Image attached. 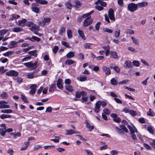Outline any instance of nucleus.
<instances>
[{
	"label": "nucleus",
	"mask_w": 155,
	"mask_h": 155,
	"mask_svg": "<svg viewBox=\"0 0 155 155\" xmlns=\"http://www.w3.org/2000/svg\"><path fill=\"white\" fill-rule=\"evenodd\" d=\"M143 145L144 147L146 148V149L147 150H151L152 149L151 147L148 145V144H146V143H144L143 144Z\"/></svg>",
	"instance_id": "4d7b16f0"
},
{
	"label": "nucleus",
	"mask_w": 155,
	"mask_h": 155,
	"mask_svg": "<svg viewBox=\"0 0 155 155\" xmlns=\"http://www.w3.org/2000/svg\"><path fill=\"white\" fill-rule=\"evenodd\" d=\"M129 80H124L123 81H120L119 82L118 84H126L128 83L129 81Z\"/></svg>",
	"instance_id": "bf43d9fd"
},
{
	"label": "nucleus",
	"mask_w": 155,
	"mask_h": 155,
	"mask_svg": "<svg viewBox=\"0 0 155 155\" xmlns=\"http://www.w3.org/2000/svg\"><path fill=\"white\" fill-rule=\"evenodd\" d=\"M148 5V3L146 2H143L141 3H139L138 4L137 6L139 8H142L146 7Z\"/></svg>",
	"instance_id": "4468645a"
},
{
	"label": "nucleus",
	"mask_w": 155,
	"mask_h": 155,
	"mask_svg": "<svg viewBox=\"0 0 155 155\" xmlns=\"http://www.w3.org/2000/svg\"><path fill=\"white\" fill-rule=\"evenodd\" d=\"M25 146L21 148V150H24L26 149L28 147L29 144V142L27 141L24 143Z\"/></svg>",
	"instance_id": "5701e85b"
},
{
	"label": "nucleus",
	"mask_w": 155,
	"mask_h": 155,
	"mask_svg": "<svg viewBox=\"0 0 155 155\" xmlns=\"http://www.w3.org/2000/svg\"><path fill=\"white\" fill-rule=\"evenodd\" d=\"M102 69L103 71L104 72L105 75L107 76L111 74V71L109 68L106 66H104Z\"/></svg>",
	"instance_id": "6e6552de"
},
{
	"label": "nucleus",
	"mask_w": 155,
	"mask_h": 155,
	"mask_svg": "<svg viewBox=\"0 0 155 155\" xmlns=\"http://www.w3.org/2000/svg\"><path fill=\"white\" fill-rule=\"evenodd\" d=\"M78 32L79 35L84 40L86 39L84 35V32L82 30H79L78 31Z\"/></svg>",
	"instance_id": "412c9836"
},
{
	"label": "nucleus",
	"mask_w": 155,
	"mask_h": 155,
	"mask_svg": "<svg viewBox=\"0 0 155 155\" xmlns=\"http://www.w3.org/2000/svg\"><path fill=\"white\" fill-rule=\"evenodd\" d=\"M39 4L42 5H46L48 4V2L45 0H39Z\"/></svg>",
	"instance_id": "8fccbe9b"
},
{
	"label": "nucleus",
	"mask_w": 155,
	"mask_h": 155,
	"mask_svg": "<svg viewBox=\"0 0 155 155\" xmlns=\"http://www.w3.org/2000/svg\"><path fill=\"white\" fill-rule=\"evenodd\" d=\"M129 113L133 116H135L137 114L136 112L133 110H130Z\"/></svg>",
	"instance_id": "680f3d73"
},
{
	"label": "nucleus",
	"mask_w": 155,
	"mask_h": 155,
	"mask_svg": "<svg viewBox=\"0 0 155 155\" xmlns=\"http://www.w3.org/2000/svg\"><path fill=\"white\" fill-rule=\"evenodd\" d=\"M87 77H81L78 78V79L81 81H84L86 80Z\"/></svg>",
	"instance_id": "c03bdc74"
},
{
	"label": "nucleus",
	"mask_w": 155,
	"mask_h": 155,
	"mask_svg": "<svg viewBox=\"0 0 155 155\" xmlns=\"http://www.w3.org/2000/svg\"><path fill=\"white\" fill-rule=\"evenodd\" d=\"M101 22H98L96 24L95 27L97 31H98L99 29L100 25H101Z\"/></svg>",
	"instance_id": "864d4df0"
},
{
	"label": "nucleus",
	"mask_w": 155,
	"mask_h": 155,
	"mask_svg": "<svg viewBox=\"0 0 155 155\" xmlns=\"http://www.w3.org/2000/svg\"><path fill=\"white\" fill-rule=\"evenodd\" d=\"M110 153L111 155H117L118 152L116 150H112L110 151Z\"/></svg>",
	"instance_id": "052dcab7"
},
{
	"label": "nucleus",
	"mask_w": 155,
	"mask_h": 155,
	"mask_svg": "<svg viewBox=\"0 0 155 155\" xmlns=\"http://www.w3.org/2000/svg\"><path fill=\"white\" fill-rule=\"evenodd\" d=\"M131 39L133 40L134 42L136 45H138L139 44V42L138 41V40L137 39L135 38L132 37Z\"/></svg>",
	"instance_id": "5fc2aeb1"
},
{
	"label": "nucleus",
	"mask_w": 155,
	"mask_h": 155,
	"mask_svg": "<svg viewBox=\"0 0 155 155\" xmlns=\"http://www.w3.org/2000/svg\"><path fill=\"white\" fill-rule=\"evenodd\" d=\"M66 134L67 135H72L74 134H79V132L72 130H66Z\"/></svg>",
	"instance_id": "9b49d317"
},
{
	"label": "nucleus",
	"mask_w": 155,
	"mask_h": 155,
	"mask_svg": "<svg viewBox=\"0 0 155 155\" xmlns=\"http://www.w3.org/2000/svg\"><path fill=\"white\" fill-rule=\"evenodd\" d=\"M12 116L10 115L3 114L0 116V118L2 119H4L5 118H10Z\"/></svg>",
	"instance_id": "393cba45"
},
{
	"label": "nucleus",
	"mask_w": 155,
	"mask_h": 155,
	"mask_svg": "<svg viewBox=\"0 0 155 155\" xmlns=\"http://www.w3.org/2000/svg\"><path fill=\"white\" fill-rule=\"evenodd\" d=\"M68 38L70 39L72 38V31L71 30H68L67 31Z\"/></svg>",
	"instance_id": "72a5a7b5"
},
{
	"label": "nucleus",
	"mask_w": 155,
	"mask_h": 155,
	"mask_svg": "<svg viewBox=\"0 0 155 155\" xmlns=\"http://www.w3.org/2000/svg\"><path fill=\"white\" fill-rule=\"evenodd\" d=\"M74 62V61L70 60L69 59H68L66 61H65V64H67L68 65H70L71 64H73Z\"/></svg>",
	"instance_id": "bb28decb"
},
{
	"label": "nucleus",
	"mask_w": 155,
	"mask_h": 155,
	"mask_svg": "<svg viewBox=\"0 0 155 155\" xmlns=\"http://www.w3.org/2000/svg\"><path fill=\"white\" fill-rule=\"evenodd\" d=\"M6 74L8 76H16L18 74V73L14 70H10L6 73Z\"/></svg>",
	"instance_id": "423d86ee"
},
{
	"label": "nucleus",
	"mask_w": 155,
	"mask_h": 155,
	"mask_svg": "<svg viewBox=\"0 0 155 155\" xmlns=\"http://www.w3.org/2000/svg\"><path fill=\"white\" fill-rule=\"evenodd\" d=\"M12 110L11 109L2 110L1 112L5 113H12Z\"/></svg>",
	"instance_id": "c85d7f7f"
},
{
	"label": "nucleus",
	"mask_w": 155,
	"mask_h": 155,
	"mask_svg": "<svg viewBox=\"0 0 155 155\" xmlns=\"http://www.w3.org/2000/svg\"><path fill=\"white\" fill-rule=\"evenodd\" d=\"M74 56V53L73 51H70L66 55V57L67 58H71L73 57Z\"/></svg>",
	"instance_id": "6ab92c4d"
},
{
	"label": "nucleus",
	"mask_w": 155,
	"mask_h": 155,
	"mask_svg": "<svg viewBox=\"0 0 155 155\" xmlns=\"http://www.w3.org/2000/svg\"><path fill=\"white\" fill-rule=\"evenodd\" d=\"M55 139H51V140L54 141V142L56 143L58 142L59 141V137L58 136H55Z\"/></svg>",
	"instance_id": "3c124183"
},
{
	"label": "nucleus",
	"mask_w": 155,
	"mask_h": 155,
	"mask_svg": "<svg viewBox=\"0 0 155 155\" xmlns=\"http://www.w3.org/2000/svg\"><path fill=\"white\" fill-rule=\"evenodd\" d=\"M26 20L25 19H24L22 20L21 21L19 20L18 22V25L19 26L23 27L25 25V23L26 22Z\"/></svg>",
	"instance_id": "f3484780"
},
{
	"label": "nucleus",
	"mask_w": 155,
	"mask_h": 155,
	"mask_svg": "<svg viewBox=\"0 0 155 155\" xmlns=\"http://www.w3.org/2000/svg\"><path fill=\"white\" fill-rule=\"evenodd\" d=\"M111 84L113 85H117V81L114 79H112L110 81Z\"/></svg>",
	"instance_id": "49530a36"
},
{
	"label": "nucleus",
	"mask_w": 155,
	"mask_h": 155,
	"mask_svg": "<svg viewBox=\"0 0 155 155\" xmlns=\"http://www.w3.org/2000/svg\"><path fill=\"white\" fill-rule=\"evenodd\" d=\"M8 31V30L4 29V30H1L0 31V35L1 36L5 34H6V33Z\"/></svg>",
	"instance_id": "a19ab883"
},
{
	"label": "nucleus",
	"mask_w": 155,
	"mask_h": 155,
	"mask_svg": "<svg viewBox=\"0 0 155 155\" xmlns=\"http://www.w3.org/2000/svg\"><path fill=\"white\" fill-rule=\"evenodd\" d=\"M110 57L111 58L114 59H117L118 58V56L116 52L111 51L110 52Z\"/></svg>",
	"instance_id": "f8f14e48"
},
{
	"label": "nucleus",
	"mask_w": 155,
	"mask_h": 155,
	"mask_svg": "<svg viewBox=\"0 0 155 155\" xmlns=\"http://www.w3.org/2000/svg\"><path fill=\"white\" fill-rule=\"evenodd\" d=\"M25 25L31 27V28H30V29L32 31H34L35 34L38 35V32L36 31H37V29L35 26V24L33 22H28L26 23Z\"/></svg>",
	"instance_id": "f257e3e1"
},
{
	"label": "nucleus",
	"mask_w": 155,
	"mask_h": 155,
	"mask_svg": "<svg viewBox=\"0 0 155 155\" xmlns=\"http://www.w3.org/2000/svg\"><path fill=\"white\" fill-rule=\"evenodd\" d=\"M103 31L105 32H106L110 33H111L113 32V30L111 29H110L107 28H105L103 29Z\"/></svg>",
	"instance_id": "e433bc0d"
},
{
	"label": "nucleus",
	"mask_w": 155,
	"mask_h": 155,
	"mask_svg": "<svg viewBox=\"0 0 155 155\" xmlns=\"http://www.w3.org/2000/svg\"><path fill=\"white\" fill-rule=\"evenodd\" d=\"M127 127L129 129L130 134H133L134 133V128L130 125H127Z\"/></svg>",
	"instance_id": "37998d69"
},
{
	"label": "nucleus",
	"mask_w": 155,
	"mask_h": 155,
	"mask_svg": "<svg viewBox=\"0 0 155 155\" xmlns=\"http://www.w3.org/2000/svg\"><path fill=\"white\" fill-rule=\"evenodd\" d=\"M36 51L35 50H33L32 51H30L28 52V54L31 55L35 57L37 56V54H36Z\"/></svg>",
	"instance_id": "cd10ccee"
},
{
	"label": "nucleus",
	"mask_w": 155,
	"mask_h": 155,
	"mask_svg": "<svg viewBox=\"0 0 155 155\" xmlns=\"http://www.w3.org/2000/svg\"><path fill=\"white\" fill-rule=\"evenodd\" d=\"M63 80L61 78H59L57 82V87L59 89H61L63 88Z\"/></svg>",
	"instance_id": "9d476101"
},
{
	"label": "nucleus",
	"mask_w": 155,
	"mask_h": 155,
	"mask_svg": "<svg viewBox=\"0 0 155 155\" xmlns=\"http://www.w3.org/2000/svg\"><path fill=\"white\" fill-rule=\"evenodd\" d=\"M61 44L63 45H64L66 47H67V48L70 47L68 43L64 41H62Z\"/></svg>",
	"instance_id": "338daca9"
},
{
	"label": "nucleus",
	"mask_w": 155,
	"mask_h": 155,
	"mask_svg": "<svg viewBox=\"0 0 155 155\" xmlns=\"http://www.w3.org/2000/svg\"><path fill=\"white\" fill-rule=\"evenodd\" d=\"M147 114L149 116H153L155 115V114L153 110L151 109H150L149 111L147 113Z\"/></svg>",
	"instance_id": "a878e982"
},
{
	"label": "nucleus",
	"mask_w": 155,
	"mask_h": 155,
	"mask_svg": "<svg viewBox=\"0 0 155 155\" xmlns=\"http://www.w3.org/2000/svg\"><path fill=\"white\" fill-rule=\"evenodd\" d=\"M66 6L68 9H71V7L72 6L71 3L69 2H67L65 3Z\"/></svg>",
	"instance_id": "473e14b6"
},
{
	"label": "nucleus",
	"mask_w": 155,
	"mask_h": 155,
	"mask_svg": "<svg viewBox=\"0 0 155 155\" xmlns=\"http://www.w3.org/2000/svg\"><path fill=\"white\" fill-rule=\"evenodd\" d=\"M23 29L19 27L14 28L13 29V31L15 32H19L22 31Z\"/></svg>",
	"instance_id": "aec40b11"
},
{
	"label": "nucleus",
	"mask_w": 155,
	"mask_h": 155,
	"mask_svg": "<svg viewBox=\"0 0 155 155\" xmlns=\"http://www.w3.org/2000/svg\"><path fill=\"white\" fill-rule=\"evenodd\" d=\"M104 113L107 115L110 114V111L108 109H104L103 110Z\"/></svg>",
	"instance_id": "774afa93"
},
{
	"label": "nucleus",
	"mask_w": 155,
	"mask_h": 155,
	"mask_svg": "<svg viewBox=\"0 0 155 155\" xmlns=\"http://www.w3.org/2000/svg\"><path fill=\"white\" fill-rule=\"evenodd\" d=\"M133 64L135 66L139 67L140 65V63L138 61L135 60L133 61Z\"/></svg>",
	"instance_id": "de8ad7c7"
},
{
	"label": "nucleus",
	"mask_w": 155,
	"mask_h": 155,
	"mask_svg": "<svg viewBox=\"0 0 155 155\" xmlns=\"http://www.w3.org/2000/svg\"><path fill=\"white\" fill-rule=\"evenodd\" d=\"M25 40H29L32 41H36L38 42L39 41V38L34 36H32L31 38L29 37H27Z\"/></svg>",
	"instance_id": "dca6fc26"
},
{
	"label": "nucleus",
	"mask_w": 155,
	"mask_h": 155,
	"mask_svg": "<svg viewBox=\"0 0 155 155\" xmlns=\"http://www.w3.org/2000/svg\"><path fill=\"white\" fill-rule=\"evenodd\" d=\"M114 14V10L112 8L110 9L108 12V16L110 19L113 21H114L115 20Z\"/></svg>",
	"instance_id": "39448f33"
},
{
	"label": "nucleus",
	"mask_w": 155,
	"mask_h": 155,
	"mask_svg": "<svg viewBox=\"0 0 155 155\" xmlns=\"http://www.w3.org/2000/svg\"><path fill=\"white\" fill-rule=\"evenodd\" d=\"M110 116L113 118V120L117 123H120L121 121V119L120 117H117V115L113 113L110 115Z\"/></svg>",
	"instance_id": "0eeeda50"
},
{
	"label": "nucleus",
	"mask_w": 155,
	"mask_h": 155,
	"mask_svg": "<svg viewBox=\"0 0 155 155\" xmlns=\"http://www.w3.org/2000/svg\"><path fill=\"white\" fill-rule=\"evenodd\" d=\"M120 127L122 130L124 131L125 132L127 133L128 132V130L125 127L124 125H120Z\"/></svg>",
	"instance_id": "4be33fe9"
},
{
	"label": "nucleus",
	"mask_w": 155,
	"mask_h": 155,
	"mask_svg": "<svg viewBox=\"0 0 155 155\" xmlns=\"http://www.w3.org/2000/svg\"><path fill=\"white\" fill-rule=\"evenodd\" d=\"M1 96L3 99H6L8 97V95L5 92H3L1 94Z\"/></svg>",
	"instance_id": "f704fd0d"
},
{
	"label": "nucleus",
	"mask_w": 155,
	"mask_h": 155,
	"mask_svg": "<svg viewBox=\"0 0 155 155\" xmlns=\"http://www.w3.org/2000/svg\"><path fill=\"white\" fill-rule=\"evenodd\" d=\"M131 62L129 60L126 61L124 64V66L125 67H127L128 68H129L131 67L132 65L131 64Z\"/></svg>",
	"instance_id": "a211bd4d"
},
{
	"label": "nucleus",
	"mask_w": 155,
	"mask_h": 155,
	"mask_svg": "<svg viewBox=\"0 0 155 155\" xmlns=\"http://www.w3.org/2000/svg\"><path fill=\"white\" fill-rule=\"evenodd\" d=\"M17 42L15 41H12L11 42V43L8 46V47L10 48H12L16 47L17 46Z\"/></svg>",
	"instance_id": "2eb2a0df"
},
{
	"label": "nucleus",
	"mask_w": 155,
	"mask_h": 155,
	"mask_svg": "<svg viewBox=\"0 0 155 155\" xmlns=\"http://www.w3.org/2000/svg\"><path fill=\"white\" fill-rule=\"evenodd\" d=\"M21 98L22 100L25 102L28 103V101L25 96L23 95H21Z\"/></svg>",
	"instance_id": "a18cd8bd"
},
{
	"label": "nucleus",
	"mask_w": 155,
	"mask_h": 155,
	"mask_svg": "<svg viewBox=\"0 0 155 155\" xmlns=\"http://www.w3.org/2000/svg\"><path fill=\"white\" fill-rule=\"evenodd\" d=\"M38 5V3H32V10L36 13H38L39 12V8L37 7Z\"/></svg>",
	"instance_id": "1a4fd4ad"
},
{
	"label": "nucleus",
	"mask_w": 155,
	"mask_h": 155,
	"mask_svg": "<svg viewBox=\"0 0 155 155\" xmlns=\"http://www.w3.org/2000/svg\"><path fill=\"white\" fill-rule=\"evenodd\" d=\"M115 129L117 131V132L120 134L124 135V131L122 130L120 128H119L117 127H115Z\"/></svg>",
	"instance_id": "b1692460"
},
{
	"label": "nucleus",
	"mask_w": 155,
	"mask_h": 155,
	"mask_svg": "<svg viewBox=\"0 0 155 155\" xmlns=\"http://www.w3.org/2000/svg\"><path fill=\"white\" fill-rule=\"evenodd\" d=\"M31 59V57L28 56L27 57H25V58H23L22 60V62H24V61H27L28 60H30Z\"/></svg>",
	"instance_id": "e2e57ef3"
},
{
	"label": "nucleus",
	"mask_w": 155,
	"mask_h": 155,
	"mask_svg": "<svg viewBox=\"0 0 155 155\" xmlns=\"http://www.w3.org/2000/svg\"><path fill=\"white\" fill-rule=\"evenodd\" d=\"M38 61H36L35 63H32L31 62L25 63L24 65L26 67L31 68V69H34L37 67Z\"/></svg>",
	"instance_id": "f03ea898"
},
{
	"label": "nucleus",
	"mask_w": 155,
	"mask_h": 155,
	"mask_svg": "<svg viewBox=\"0 0 155 155\" xmlns=\"http://www.w3.org/2000/svg\"><path fill=\"white\" fill-rule=\"evenodd\" d=\"M147 130L150 132V133L151 134H153L154 130L151 126H149L148 127Z\"/></svg>",
	"instance_id": "c756f323"
},
{
	"label": "nucleus",
	"mask_w": 155,
	"mask_h": 155,
	"mask_svg": "<svg viewBox=\"0 0 155 155\" xmlns=\"http://www.w3.org/2000/svg\"><path fill=\"white\" fill-rule=\"evenodd\" d=\"M65 31V28L64 27H62L61 28L60 30L59 34L62 35V34Z\"/></svg>",
	"instance_id": "13d9d810"
},
{
	"label": "nucleus",
	"mask_w": 155,
	"mask_h": 155,
	"mask_svg": "<svg viewBox=\"0 0 155 155\" xmlns=\"http://www.w3.org/2000/svg\"><path fill=\"white\" fill-rule=\"evenodd\" d=\"M75 3L76 5L77 6H75V7L77 8V9L79 8V7H78V6H81V4L80 3V2L78 0H76L75 1Z\"/></svg>",
	"instance_id": "ea45409f"
},
{
	"label": "nucleus",
	"mask_w": 155,
	"mask_h": 155,
	"mask_svg": "<svg viewBox=\"0 0 155 155\" xmlns=\"http://www.w3.org/2000/svg\"><path fill=\"white\" fill-rule=\"evenodd\" d=\"M88 97H82L81 98L82 100L81 101V102L83 103L86 102L87 101Z\"/></svg>",
	"instance_id": "603ef678"
},
{
	"label": "nucleus",
	"mask_w": 155,
	"mask_h": 155,
	"mask_svg": "<svg viewBox=\"0 0 155 155\" xmlns=\"http://www.w3.org/2000/svg\"><path fill=\"white\" fill-rule=\"evenodd\" d=\"M36 86L35 84H32L30 87V88L31 89V90L30 91L29 93L30 94H34L36 90Z\"/></svg>",
	"instance_id": "ddd939ff"
},
{
	"label": "nucleus",
	"mask_w": 155,
	"mask_h": 155,
	"mask_svg": "<svg viewBox=\"0 0 155 155\" xmlns=\"http://www.w3.org/2000/svg\"><path fill=\"white\" fill-rule=\"evenodd\" d=\"M120 35V30L117 29L115 33V36L116 38H118Z\"/></svg>",
	"instance_id": "4c0bfd02"
},
{
	"label": "nucleus",
	"mask_w": 155,
	"mask_h": 155,
	"mask_svg": "<svg viewBox=\"0 0 155 155\" xmlns=\"http://www.w3.org/2000/svg\"><path fill=\"white\" fill-rule=\"evenodd\" d=\"M65 88L67 90L70 92H72L73 91V89L72 87L69 85H66L65 86Z\"/></svg>",
	"instance_id": "2f4dec72"
},
{
	"label": "nucleus",
	"mask_w": 155,
	"mask_h": 155,
	"mask_svg": "<svg viewBox=\"0 0 155 155\" xmlns=\"http://www.w3.org/2000/svg\"><path fill=\"white\" fill-rule=\"evenodd\" d=\"M6 132V130L2 128L0 129V134L2 136H4Z\"/></svg>",
	"instance_id": "c9c22d12"
},
{
	"label": "nucleus",
	"mask_w": 155,
	"mask_h": 155,
	"mask_svg": "<svg viewBox=\"0 0 155 155\" xmlns=\"http://www.w3.org/2000/svg\"><path fill=\"white\" fill-rule=\"evenodd\" d=\"M137 5L134 3H131L128 5V9L131 12H134L135 11L137 8Z\"/></svg>",
	"instance_id": "7ed1b4c3"
},
{
	"label": "nucleus",
	"mask_w": 155,
	"mask_h": 155,
	"mask_svg": "<svg viewBox=\"0 0 155 155\" xmlns=\"http://www.w3.org/2000/svg\"><path fill=\"white\" fill-rule=\"evenodd\" d=\"M125 33L127 34H130V35L134 34V31L131 29H127Z\"/></svg>",
	"instance_id": "7c9ffc66"
},
{
	"label": "nucleus",
	"mask_w": 155,
	"mask_h": 155,
	"mask_svg": "<svg viewBox=\"0 0 155 155\" xmlns=\"http://www.w3.org/2000/svg\"><path fill=\"white\" fill-rule=\"evenodd\" d=\"M14 51H9L4 53L3 55L5 56H8L12 54Z\"/></svg>",
	"instance_id": "58836bf2"
},
{
	"label": "nucleus",
	"mask_w": 155,
	"mask_h": 155,
	"mask_svg": "<svg viewBox=\"0 0 155 155\" xmlns=\"http://www.w3.org/2000/svg\"><path fill=\"white\" fill-rule=\"evenodd\" d=\"M138 121L140 123L142 124H144L145 123V121L143 118H140L139 119Z\"/></svg>",
	"instance_id": "69168bd1"
},
{
	"label": "nucleus",
	"mask_w": 155,
	"mask_h": 155,
	"mask_svg": "<svg viewBox=\"0 0 155 155\" xmlns=\"http://www.w3.org/2000/svg\"><path fill=\"white\" fill-rule=\"evenodd\" d=\"M95 8L99 11H101L104 9V8L102 6L97 5L95 6Z\"/></svg>",
	"instance_id": "6e6d98bb"
},
{
	"label": "nucleus",
	"mask_w": 155,
	"mask_h": 155,
	"mask_svg": "<svg viewBox=\"0 0 155 155\" xmlns=\"http://www.w3.org/2000/svg\"><path fill=\"white\" fill-rule=\"evenodd\" d=\"M91 18V17L90 16L85 19L83 22V25L84 27H87L92 23L93 20Z\"/></svg>",
	"instance_id": "20e7f679"
},
{
	"label": "nucleus",
	"mask_w": 155,
	"mask_h": 155,
	"mask_svg": "<svg viewBox=\"0 0 155 155\" xmlns=\"http://www.w3.org/2000/svg\"><path fill=\"white\" fill-rule=\"evenodd\" d=\"M10 106L8 105L2 104L0 105V109L9 108Z\"/></svg>",
	"instance_id": "09e8293b"
},
{
	"label": "nucleus",
	"mask_w": 155,
	"mask_h": 155,
	"mask_svg": "<svg viewBox=\"0 0 155 155\" xmlns=\"http://www.w3.org/2000/svg\"><path fill=\"white\" fill-rule=\"evenodd\" d=\"M59 49L58 47L57 46H55L52 49V51L54 54H55L58 52Z\"/></svg>",
	"instance_id": "79ce46f5"
},
{
	"label": "nucleus",
	"mask_w": 155,
	"mask_h": 155,
	"mask_svg": "<svg viewBox=\"0 0 155 155\" xmlns=\"http://www.w3.org/2000/svg\"><path fill=\"white\" fill-rule=\"evenodd\" d=\"M101 102L100 101H97L96 103L95 107L100 109V107L101 106Z\"/></svg>",
	"instance_id": "0e129e2a"
}]
</instances>
